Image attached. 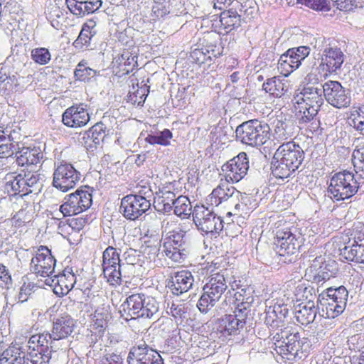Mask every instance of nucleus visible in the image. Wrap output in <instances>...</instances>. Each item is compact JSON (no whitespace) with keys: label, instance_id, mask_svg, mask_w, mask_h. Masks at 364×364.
Masks as SVG:
<instances>
[{"label":"nucleus","instance_id":"nucleus-1","mask_svg":"<svg viewBox=\"0 0 364 364\" xmlns=\"http://www.w3.org/2000/svg\"><path fill=\"white\" fill-rule=\"evenodd\" d=\"M274 349L286 361L293 362L308 357L312 347L310 339L301 338L299 332L287 333L284 330L276 333L272 338Z\"/></svg>","mask_w":364,"mask_h":364},{"label":"nucleus","instance_id":"nucleus-2","mask_svg":"<svg viewBox=\"0 0 364 364\" xmlns=\"http://www.w3.org/2000/svg\"><path fill=\"white\" fill-rule=\"evenodd\" d=\"M304 152L294 141H287L276 150L272 161V172L277 178L290 177L301 165Z\"/></svg>","mask_w":364,"mask_h":364},{"label":"nucleus","instance_id":"nucleus-3","mask_svg":"<svg viewBox=\"0 0 364 364\" xmlns=\"http://www.w3.org/2000/svg\"><path fill=\"white\" fill-rule=\"evenodd\" d=\"M224 53L222 39L216 35L203 37L190 53L191 62L202 68L203 72L213 71L215 60Z\"/></svg>","mask_w":364,"mask_h":364},{"label":"nucleus","instance_id":"nucleus-4","mask_svg":"<svg viewBox=\"0 0 364 364\" xmlns=\"http://www.w3.org/2000/svg\"><path fill=\"white\" fill-rule=\"evenodd\" d=\"M273 250L281 257L295 254L301 247V238L296 233L293 226H289L284 220H278L273 230Z\"/></svg>","mask_w":364,"mask_h":364},{"label":"nucleus","instance_id":"nucleus-5","mask_svg":"<svg viewBox=\"0 0 364 364\" xmlns=\"http://www.w3.org/2000/svg\"><path fill=\"white\" fill-rule=\"evenodd\" d=\"M348 292L346 288H328L318 298L317 308L320 315L325 318H335L341 314L346 306Z\"/></svg>","mask_w":364,"mask_h":364},{"label":"nucleus","instance_id":"nucleus-6","mask_svg":"<svg viewBox=\"0 0 364 364\" xmlns=\"http://www.w3.org/2000/svg\"><path fill=\"white\" fill-rule=\"evenodd\" d=\"M321 95L316 89L304 88L294 96V108L300 124H306L314 119L323 104Z\"/></svg>","mask_w":364,"mask_h":364},{"label":"nucleus","instance_id":"nucleus-7","mask_svg":"<svg viewBox=\"0 0 364 364\" xmlns=\"http://www.w3.org/2000/svg\"><path fill=\"white\" fill-rule=\"evenodd\" d=\"M236 134L242 143L251 146H262L272 138L269 125L257 119L243 122L237 127Z\"/></svg>","mask_w":364,"mask_h":364},{"label":"nucleus","instance_id":"nucleus-8","mask_svg":"<svg viewBox=\"0 0 364 364\" xmlns=\"http://www.w3.org/2000/svg\"><path fill=\"white\" fill-rule=\"evenodd\" d=\"M122 306L124 313L130 318H150L159 309L155 298L140 293L129 296Z\"/></svg>","mask_w":364,"mask_h":364},{"label":"nucleus","instance_id":"nucleus-9","mask_svg":"<svg viewBox=\"0 0 364 364\" xmlns=\"http://www.w3.org/2000/svg\"><path fill=\"white\" fill-rule=\"evenodd\" d=\"M92 203V195L87 186H80L74 193L65 197L59 210L63 217L78 215L87 210Z\"/></svg>","mask_w":364,"mask_h":364},{"label":"nucleus","instance_id":"nucleus-10","mask_svg":"<svg viewBox=\"0 0 364 364\" xmlns=\"http://www.w3.org/2000/svg\"><path fill=\"white\" fill-rule=\"evenodd\" d=\"M358 183L354 174L344 171L335 173L331 179L329 192L336 200H343L353 196L358 191Z\"/></svg>","mask_w":364,"mask_h":364},{"label":"nucleus","instance_id":"nucleus-11","mask_svg":"<svg viewBox=\"0 0 364 364\" xmlns=\"http://www.w3.org/2000/svg\"><path fill=\"white\" fill-rule=\"evenodd\" d=\"M186 232L181 228L169 231L164 238L162 251L174 262L181 263L186 257L184 237Z\"/></svg>","mask_w":364,"mask_h":364},{"label":"nucleus","instance_id":"nucleus-12","mask_svg":"<svg viewBox=\"0 0 364 364\" xmlns=\"http://www.w3.org/2000/svg\"><path fill=\"white\" fill-rule=\"evenodd\" d=\"M102 269L107 282L112 286L122 283L120 252L118 250L109 246L102 253Z\"/></svg>","mask_w":364,"mask_h":364},{"label":"nucleus","instance_id":"nucleus-13","mask_svg":"<svg viewBox=\"0 0 364 364\" xmlns=\"http://www.w3.org/2000/svg\"><path fill=\"white\" fill-rule=\"evenodd\" d=\"M80 177V173L73 164L63 161L54 170L53 186L62 192H67L76 186Z\"/></svg>","mask_w":364,"mask_h":364},{"label":"nucleus","instance_id":"nucleus-14","mask_svg":"<svg viewBox=\"0 0 364 364\" xmlns=\"http://www.w3.org/2000/svg\"><path fill=\"white\" fill-rule=\"evenodd\" d=\"M309 50L307 46L288 49L280 56L278 61L277 69L280 74L287 77L298 69L301 62L309 55Z\"/></svg>","mask_w":364,"mask_h":364},{"label":"nucleus","instance_id":"nucleus-15","mask_svg":"<svg viewBox=\"0 0 364 364\" xmlns=\"http://www.w3.org/2000/svg\"><path fill=\"white\" fill-rule=\"evenodd\" d=\"M249 161L245 152L227 161L222 166V175L228 183H237L247 174Z\"/></svg>","mask_w":364,"mask_h":364},{"label":"nucleus","instance_id":"nucleus-16","mask_svg":"<svg viewBox=\"0 0 364 364\" xmlns=\"http://www.w3.org/2000/svg\"><path fill=\"white\" fill-rule=\"evenodd\" d=\"M55 263L56 260L51 250L48 247L41 245L38 247L32 257L30 268L34 274L45 277L53 273Z\"/></svg>","mask_w":364,"mask_h":364},{"label":"nucleus","instance_id":"nucleus-17","mask_svg":"<svg viewBox=\"0 0 364 364\" xmlns=\"http://www.w3.org/2000/svg\"><path fill=\"white\" fill-rule=\"evenodd\" d=\"M150 207V200L144 196L129 194L122 199L120 208L127 219L134 220L149 210Z\"/></svg>","mask_w":364,"mask_h":364},{"label":"nucleus","instance_id":"nucleus-18","mask_svg":"<svg viewBox=\"0 0 364 364\" xmlns=\"http://www.w3.org/2000/svg\"><path fill=\"white\" fill-rule=\"evenodd\" d=\"M193 218L198 228L206 234L218 232L223 228L222 219L204 206L195 207Z\"/></svg>","mask_w":364,"mask_h":364},{"label":"nucleus","instance_id":"nucleus-19","mask_svg":"<svg viewBox=\"0 0 364 364\" xmlns=\"http://www.w3.org/2000/svg\"><path fill=\"white\" fill-rule=\"evenodd\" d=\"M92 220V215L87 214L72 218L59 223L58 232L70 242L77 241L81 236L80 232L89 225Z\"/></svg>","mask_w":364,"mask_h":364},{"label":"nucleus","instance_id":"nucleus-20","mask_svg":"<svg viewBox=\"0 0 364 364\" xmlns=\"http://www.w3.org/2000/svg\"><path fill=\"white\" fill-rule=\"evenodd\" d=\"M326 101L334 107L346 108L350 105V97L338 81L328 80L323 85Z\"/></svg>","mask_w":364,"mask_h":364},{"label":"nucleus","instance_id":"nucleus-21","mask_svg":"<svg viewBox=\"0 0 364 364\" xmlns=\"http://www.w3.org/2000/svg\"><path fill=\"white\" fill-rule=\"evenodd\" d=\"M247 315L233 311V314H225L216 323L217 331L224 336H235L246 323Z\"/></svg>","mask_w":364,"mask_h":364},{"label":"nucleus","instance_id":"nucleus-22","mask_svg":"<svg viewBox=\"0 0 364 364\" xmlns=\"http://www.w3.org/2000/svg\"><path fill=\"white\" fill-rule=\"evenodd\" d=\"M90 114L87 105L77 103L68 107L62 114L63 124L69 128H81L90 121Z\"/></svg>","mask_w":364,"mask_h":364},{"label":"nucleus","instance_id":"nucleus-23","mask_svg":"<svg viewBox=\"0 0 364 364\" xmlns=\"http://www.w3.org/2000/svg\"><path fill=\"white\" fill-rule=\"evenodd\" d=\"M127 359L128 364H164L161 355L147 345L133 347Z\"/></svg>","mask_w":364,"mask_h":364},{"label":"nucleus","instance_id":"nucleus-24","mask_svg":"<svg viewBox=\"0 0 364 364\" xmlns=\"http://www.w3.org/2000/svg\"><path fill=\"white\" fill-rule=\"evenodd\" d=\"M343 62L344 54L341 48L329 47L323 50L319 66L327 76L336 73L338 70L341 69Z\"/></svg>","mask_w":364,"mask_h":364},{"label":"nucleus","instance_id":"nucleus-25","mask_svg":"<svg viewBox=\"0 0 364 364\" xmlns=\"http://www.w3.org/2000/svg\"><path fill=\"white\" fill-rule=\"evenodd\" d=\"M241 26V16L233 9L222 11L215 21V28L220 34L228 35Z\"/></svg>","mask_w":364,"mask_h":364},{"label":"nucleus","instance_id":"nucleus-26","mask_svg":"<svg viewBox=\"0 0 364 364\" xmlns=\"http://www.w3.org/2000/svg\"><path fill=\"white\" fill-rule=\"evenodd\" d=\"M53 292L58 296L68 294L76 282V276L72 268L66 267L52 279Z\"/></svg>","mask_w":364,"mask_h":364},{"label":"nucleus","instance_id":"nucleus-27","mask_svg":"<svg viewBox=\"0 0 364 364\" xmlns=\"http://www.w3.org/2000/svg\"><path fill=\"white\" fill-rule=\"evenodd\" d=\"M250 297L247 296V290L244 288L235 289L229 290L225 296V301L232 305V309L236 312L248 314L250 308Z\"/></svg>","mask_w":364,"mask_h":364},{"label":"nucleus","instance_id":"nucleus-28","mask_svg":"<svg viewBox=\"0 0 364 364\" xmlns=\"http://www.w3.org/2000/svg\"><path fill=\"white\" fill-rule=\"evenodd\" d=\"M75 326V321L68 314H60L53 321V339L58 341L68 338L73 333Z\"/></svg>","mask_w":364,"mask_h":364},{"label":"nucleus","instance_id":"nucleus-29","mask_svg":"<svg viewBox=\"0 0 364 364\" xmlns=\"http://www.w3.org/2000/svg\"><path fill=\"white\" fill-rule=\"evenodd\" d=\"M137 67V57L129 50H124L113 61L114 72L122 77L132 72Z\"/></svg>","mask_w":364,"mask_h":364},{"label":"nucleus","instance_id":"nucleus-30","mask_svg":"<svg viewBox=\"0 0 364 364\" xmlns=\"http://www.w3.org/2000/svg\"><path fill=\"white\" fill-rule=\"evenodd\" d=\"M112 316L109 311L104 308H97L93 314L92 323L90 325V332L92 336H95L96 339L101 338L108 328V323Z\"/></svg>","mask_w":364,"mask_h":364},{"label":"nucleus","instance_id":"nucleus-31","mask_svg":"<svg viewBox=\"0 0 364 364\" xmlns=\"http://www.w3.org/2000/svg\"><path fill=\"white\" fill-rule=\"evenodd\" d=\"M262 87L266 92L276 97H281L285 95L291 89L290 80L281 79L279 77H273L267 79L263 83Z\"/></svg>","mask_w":364,"mask_h":364},{"label":"nucleus","instance_id":"nucleus-32","mask_svg":"<svg viewBox=\"0 0 364 364\" xmlns=\"http://www.w3.org/2000/svg\"><path fill=\"white\" fill-rule=\"evenodd\" d=\"M343 255L346 259L358 263H364V232H358L350 247H345Z\"/></svg>","mask_w":364,"mask_h":364},{"label":"nucleus","instance_id":"nucleus-33","mask_svg":"<svg viewBox=\"0 0 364 364\" xmlns=\"http://www.w3.org/2000/svg\"><path fill=\"white\" fill-rule=\"evenodd\" d=\"M96 26L97 22L94 18H90L82 24L81 31L73 44L76 49L83 50L90 46L91 40L96 34Z\"/></svg>","mask_w":364,"mask_h":364},{"label":"nucleus","instance_id":"nucleus-34","mask_svg":"<svg viewBox=\"0 0 364 364\" xmlns=\"http://www.w3.org/2000/svg\"><path fill=\"white\" fill-rule=\"evenodd\" d=\"M5 188L11 196L23 197L28 195L25 176L22 173H11L7 176Z\"/></svg>","mask_w":364,"mask_h":364},{"label":"nucleus","instance_id":"nucleus-35","mask_svg":"<svg viewBox=\"0 0 364 364\" xmlns=\"http://www.w3.org/2000/svg\"><path fill=\"white\" fill-rule=\"evenodd\" d=\"M193 277L191 272L182 270L175 273L171 279V291L174 294L180 295L186 292L193 285Z\"/></svg>","mask_w":364,"mask_h":364},{"label":"nucleus","instance_id":"nucleus-36","mask_svg":"<svg viewBox=\"0 0 364 364\" xmlns=\"http://www.w3.org/2000/svg\"><path fill=\"white\" fill-rule=\"evenodd\" d=\"M234 193V187L229 186L228 182H223L221 181L209 196L210 204L218 206L222 203L227 201L233 196Z\"/></svg>","mask_w":364,"mask_h":364},{"label":"nucleus","instance_id":"nucleus-37","mask_svg":"<svg viewBox=\"0 0 364 364\" xmlns=\"http://www.w3.org/2000/svg\"><path fill=\"white\" fill-rule=\"evenodd\" d=\"M43 157L42 153L36 147H23L16 158L17 164L21 166L37 164Z\"/></svg>","mask_w":364,"mask_h":364},{"label":"nucleus","instance_id":"nucleus-38","mask_svg":"<svg viewBox=\"0 0 364 364\" xmlns=\"http://www.w3.org/2000/svg\"><path fill=\"white\" fill-rule=\"evenodd\" d=\"M51 339H53V336L49 333L33 335L28 342V350L45 353L51 352L50 349Z\"/></svg>","mask_w":364,"mask_h":364},{"label":"nucleus","instance_id":"nucleus-39","mask_svg":"<svg viewBox=\"0 0 364 364\" xmlns=\"http://www.w3.org/2000/svg\"><path fill=\"white\" fill-rule=\"evenodd\" d=\"M298 306L299 309L295 313L296 321L303 326L312 323L316 315L314 301H309L305 304H298Z\"/></svg>","mask_w":364,"mask_h":364},{"label":"nucleus","instance_id":"nucleus-40","mask_svg":"<svg viewBox=\"0 0 364 364\" xmlns=\"http://www.w3.org/2000/svg\"><path fill=\"white\" fill-rule=\"evenodd\" d=\"M17 142L9 131L0 127V158L12 156L16 150Z\"/></svg>","mask_w":364,"mask_h":364},{"label":"nucleus","instance_id":"nucleus-41","mask_svg":"<svg viewBox=\"0 0 364 364\" xmlns=\"http://www.w3.org/2000/svg\"><path fill=\"white\" fill-rule=\"evenodd\" d=\"M175 198L176 195L173 192H162L161 195L154 198V207L158 212L162 213H169L173 207Z\"/></svg>","mask_w":364,"mask_h":364},{"label":"nucleus","instance_id":"nucleus-42","mask_svg":"<svg viewBox=\"0 0 364 364\" xmlns=\"http://www.w3.org/2000/svg\"><path fill=\"white\" fill-rule=\"evenodd\" d=\"M203 292L200 296L197 306L201 313H207L220 300L222 296L210 290V288H203Z\"/></svg>","mask_w":364,"mask_h":364},{"label":"nucleus","instance_id":"nucleus-43","mask_svg":"<svg viewBox=\"0 0 364 364\" xmlns=\"http://www.w3.org/2000/svg\"><path fill=\"white\" fill-rule=\"evenodd\" d=\"M203 292L200 296L197 306L201 313H207L220 300L222 296L210 290V288H203Z\"/></svg>","mask_w":364,"mask_h":364},{"label":"nucleus","instance_id":"nucleus-44","mask_svg":"<svg viewBox=\"0 0 364 364\" xmlns=\"http://www.w3.org/2000/svg\"><path fill=\"white\" fill-rule=\"evenodd\" d=\"M149 93V87L147 85L141 83L139 85L137 84L136 87L133 86L132 91H129L127 95V102L134 105L142 106Z\"/></svg>","mask_w":364,"mask_h":364},{"label":"nucleus","instance_id":"nucleus-45","mask_svg":"<svg viewBox=\"0 0 364 364\" xmlns=\"http://www.w3.org/2000/svg\"><path fill=\"white\" fill-rule=\"evenodd\" d=\"M171 13L170 0H154L151 17L154 21L164 19Z\"/></svg>","mask_w":364,"mask_h":364},{"label":"nucleus","instance_id":"nucleus-46","mask_svg":"<svg viewBox=\"0 0 364 364\" xmlns=\"http://www.w3.org/2000/svg\"><path fill=\"white\" fill-rule=\"evenodd\" d=\"M258 205L255 197L250 194L240 193L239 203L235 206L240 215L248 214L255 210Z\"/></svg>","mask_w":364,"mask_h":364},{"label":"nucleus","instance_id":"nucleus-47","mask_svg":"<svg viewBox=\"0 0 364 364\" xmlns=\"http://www.w3.org/2000/svg\"><path fill=\"white\" fill-rule=\"evenodd\" d=\"M205 289L210 288V290L222 296L227 289V284L224 276L220 273L213 274L210 276L208 282L203 287Z\"/></svg>","mask_w":364,"mask_h":364},{"label":"nucleus","instance_id":"nucleus-48","mask_svg":"<svg viewBox=\"0 0 364 364\" xmlns=\"http://www.w3.org/2000/svg\"><path fill=\"white\" fill-rule=\"evenodd\" d=\"M173 208L174 213L182 218H187L191 214L192 206L186 196H180L175 198Z\"/></svg>","mask_w":364,"mask_h":364},{"label":"nucleus","instance_id":"nucleus-49","mask_svg":"<svg viewBox=\"0 0 364 364\" xmlns=\"http://www.w3.org/2000/svg\"><path fill=\"white\" fill-rule=\"evenodd\" d=\"M32 213L26 209L19 210L10 220L13 232L26 225L32 220Z\"/></svg>","mask_w":364,"mask_h":364},{"label":"nucleus","instance_id":"nucleus-50","mask_svg":"<svg viewBox=\"0 0 364 364\" xmlns=\"http://www.w3.org/2000/svg\"><path fill=\"white\" fill-rule=\"evenodd\" d=\"M87 64V61L85 59L78 63L74 72L75 80L86 82L95 75L96 71L88 67Z\"/></svg>","mask_w":364,"mask_h":364},{"label":"nucleus","instance_id":"nucleus-51","mask_svg":"<svg viewBox=\"0 0 364 364\" xmlns=\"http://www.w3.org/2000/svg\"><path fill=\"white\" fill-rule=\"evenodd\" d=\"M173 138V134L168 129H164L156 135L148 134L145 141L151 145L159 144L167 146L170 144V140Z\"/></svg>","mask_w":364,"mask_h":364},{"label":"nucleus","instance_id":"nucleus-52","mask_svg":"<svg viewBox=\"0 0 364 364\" xmlns=\"http://www.w3.org/2000/svg\"><path fill=\"white\" fill-rule=\"evenodd\" d=\"M63 11L57 4H50L46 11L47 19L50 22L52 26L59 29L61 23L60 19L63 18Z\"/></svg>","mask_w":364,"mask_h":364},{"label":"nucleus","instance_id":"nucleus-53","mask_svg":"<svg viewBox=\"0 0 364 364\" xmlns=\"http://www.w3.org/2000/svg\"><path fill=\"white\" fill-rule=\"evenodd\" d=\"M348 122L350 126L357 130L364 129V109L361 107H353L348 117Z\"/></svg>","mask_w":364,"mask_h":364},{"label":"nucleus","instance_id":"nucleus-54","mask_svg":"<svg viewBox=\"0 0 364 364\" xmlns=\"http://www.w3.org/2000/svg\"><path fill=\"white\" fill-rule=\"evenodd\" d=\"M31 59L37 64L44 65L51 60V54L46 48H36L31 52Z\"/></svg>","mask_w":364,"mask_h":364},{"label":"nucleus","instance_id":"nucleus-55","mask_svg":"<svg viewBox=\"0 0 364 364\" xmlns=\"http://www.w3.org/2000/svg\"><path fill=\"white\" fill-rule=\"evenodd\" d=\"M294 301L299 302V304H305L309 301L313 300V294L304 284L298 285L294 291Z\"/></svg>","mask_w":364,"mask_h":364},{"label":"nucleus","instance_id":"nucleus-56","mask_svg":"<svg viewBox=\"0 0 364 364\" xmlns=\"http://www.w3.org/2000/svg\"><path fill=\"white\" fill-rule=\"evenodd\" d=\"M272 302H277V304H284L291 308V305L294 302V299L291 295V293L288 289H279L276 291Z\"/></svg>","mask_w":364,"mask_h":364},{"label":"nucleus","instance_id":"nucleus-57","mask_svg":"<svg viewBox=\"0 0 364 364\" xmlns=\"http://www.w3.org/2000/svg\"><path fill=\"white\" fill-rule=\"evenodd\" d=\"M51 358V352L29 350L28 353V364H48Z\"/></svg>","mask_w":364,"mask_h":364},{"label":"nucleus","instance_id":"nucleus-58","mask_svg":"<svg viewBox=\"0 0 364 364\" xmlns=\"http://www.w3.org/2000/svg\"><path fill=\"white\" fill-rule=\"evenodd\" d=\"M14 348H7L0 355V364H24L23 358L14 353Z\"/></svg>","mask_w":364,"mask_h":364},{"label":"nucleus","instance_id":"nucleus-59","mask_svg":"<svg viewBox=\"0 0 364 364\" xmlns=\"http://www.w3.org/2000/svg\"><path fill=\"white\" fill-rule=\"evenodd\" d=\"M297 3L316 11H328L331 10L330 3L327 0H297Z\"/></svg>","mask_w":364,"mask_h":364},{"label":"nucleus","instance_id":"nucleus-60","mask_svg":"<svg viewBox=\"0 0 364 364\" xmlns=\"http://www.w3.org/2000/svg\"><path fill=\"white\" fill-rule=\"evenodd\" d=\"M23 176H25L26 186L28 188V190H27L28 195L33 191L39 190V188L41 186L40 182V174L28 172L27 173H25Z\"/></svg>","mask_w":364,"mask_h":364},{"label":"nucleus","instance_id":"nucleus-61","mask_svg":"<svg viewBox=\"0 0 364 364\" xmlns=\"http://www.w3.org/2000/svg\"><path fill=\"white\" fill-rule=\"evenodd\" d=\"M273 140L278 142L287 140L289 137V134L286 131V125L283 122L279 121L275 125L274 134L272 133Z\"/></svg>","mask_w":364,"mask_h":364},{"label":"nucleus","instance_id":"nucleus-62","mask_svg":"<svg viewBox=\"0 0 364 364\" xmlns=\"http://www.w3.org/2000/svg\"><path fill=\"white\" fill-rule=\"evenodd\" d=\"M187 314L186 309L183 304H173L170 309V314L176 319V321L181 322L186 318Z\"/></svg>","mask_w":364,"mask_h":364},{"label":"nucleus","instance_id":"nucleus-63","mask_svg":"<svg viewBox=\"0 0 364 364\" xmlns=\"http://www.w3.org/2000/svg\"><path fill=\"white\" fill-rule=\"evenodd\" d=\"M99 364H123V359L117 353H107L100 358Z\"/></svg>","mask_w":364,"mask_h":364},{"label":"nucleus","instance_id":"nucleus-64","mask_svg":"<svg viewBox=\"0 0 364 364\" xmlns=\"http://www.w3.org/2000/svg\"><path fill=\"white\" fill-rule=\"evenodd\" d=\"M352 161L355 167L364 169V145L354 150Z\"/></svg>","mask_w":364,"mask_h":364}]
</instances>
